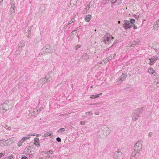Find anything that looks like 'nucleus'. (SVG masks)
Listing matches in <instances>:
<instances>
[{
    "mask_svg": "<svg viewBox=\"0 0 159 159\" xmlns=\"http://www.w3.org/2000/svg\"><path fill=\"white\" fill-rule=\"evenodd\" d=\"M113 39L114 38L112 37L111 35L110 34H107L104 36L103 38V40L104 43L106 44H108L111 40Z\"/></svg>",
    "mask_w": 159,
    "mask_h": 159,
    "instance_id": "nucleus-1",
    "label": "nucleus"
},
{
    "mask_svg": "<svg viewBox=\"0 0 159 159\" xmlns=\"http://www.w3.org/2000/svg\"><path fill=\"white\" fill-rule=\"evenodd\" d=\"M7 102L6 101L5 102L2 104L0 106V112L4 113L9 109V106L7 104Z\"/></svg>",
    "mask_w": 159,
    "mask_h": 159,
    "instance_id": "nucleus-2",
    "label": "nucleus"
},
{
    "mask_svg": "<svg viewBox=\"0 0 159 159\" xmlns=\"http://www.w3.org/2000/svg\"><path fill=\"white\" fill-rule=\"evenodd\" d=\"M124 21V23L123 25V27L125 30L129 29L133 27V25L131 24L129 21L125 20Z\"/></svg>",
    "mask_w": 159,
    "mask_h": 159,
    "instance_id": "nucleus-3",
    "label": "nucleus"
},
{
    "mask_svg": "<svg viewBox=\"0 0 159 159\" xmlns=\"http://www.w3.org/2000/svg\"><path fill=\"white\" fill-rule=\"evenodd\" d=\"M113 156L114 159H121L123 157L122 152L118 151L115 152Z\"/></svg>",
    "mask_w": 159,
    "mask_h": 159,
    "instance_id": "nucleus-4",
    "label": "nucleus"
},
{
    "mask_svg": "<svg viewBox=\"0 0 159 159\" xmlns=\"http://www.w3.org/2000/svg\"><path fill=\"white\" fill-rule=\"evenodd\" d=\"M127 77V75L126 74L122 73L116 81L117 84H120L122 81H124Z\"/></svg>",
    "mask_w": 159,
    "mask_h": 159,
    "instance_id": "nucleus-5",
    "label": "nucleus"
},
{
    "mask_svg": "<svg viewBox=\"0 0 159 159\" xmlns=\"http://www.w3.org/2000/svg\"><path fill=\"white\" fill-rule=\"evenodd\" d=\"M140 155L139 152L134 150L133 151L130 156V159H137L138 158Z\"/></svg>",
    "mask_w": 159,
    "mask_h": 159,
    "instance_id": "nucleus-6",
    "label": "nucleus"
},
{
    "mask_svg": "<svg viewBox=\"0 0 159 159\" xmlns=\"http://www.w3.org/2000/svg\"><path fill=\"white\" fill-rule=\"evenodd\" d=\"M50 76L49 75H47L45 77L41 79L39 81V82L43 84L47 82H49L50 81Z\"/></svg>",
    "mask_w": 159,
    "mask_h": 159,
    "instance_id": "nucleus-7",
    "label": "nucleus"
},
{
    "mask_svg": "<svg viewBox=\"0 0 159 159\" xmlns=\"http://www.w3.org/2000/svg\"><path fill=\"white\" fill-rule=\"evenodd\" d=\"M158 57L157 56H153L149 59V61H147L148 63L150 65H152L154 64L156 61L157 60Z\"/></svg>",
    "mask_w": 159,
    "mask_h": 159,
    "instance_id": "nucleus-8",
    "label": "nucleus"
},
{
    "mask_svg": "<svg viewBox=\"0 0 159 159\" xmlns=\"http://www.w3.org/2000/svg\"><path fill=\"white\" fill-rule=\"evenodd\" d=\"M142 141H139L137 142L134 145V150H138L139 148L140 149L142 146Z\"/></svg>",
    "mask_w": 159,
    "mask_h": 159,
    "instance_id": "nucleus-9",
    "label": "nucleus"
},
{
    "mask_svg": "<svg viewBox=\"0 0 159 159\" xmlns=\"http://www.w3.org/2000/svg\"><path fill=\"white\" fill-rule=\"evenodd\" d=\"M50 46L49 45L47 46L46 47L43 48L42 50L45 52L48 53H52L53 52V51L50 49Z\"/></svg>",
    "mask_w": 159,
    "mask_h": 159,
    "instance_id": "nucleus-10",
    "label": "nucleus"
},
{
    "mask_svg": "<svg viewBox=\"0 0 159 159\" xmlns=\"http://www.w3.org/2000/svg\"><path fill=\"white\" fill-rule=\"evenodd\" d=\"M30 137H23L22 138V139L20 140L18 143L17 145L19 147L21 146L23 143L26 140H27L29 139Z\"/></svg>",
    "mask_w": 159,
    "mask_h": 159,
    "instance_id": "nucleus-11",
    "label": "nucleus"
},
{
    "mask_svg": "<svg viewBox=\"0 0 159 159\" xmlns=\"http://www.w3.org/2000/svg\"><path fill=\"white\" fill-rule=\"evenodd\" d=\"M139 117V115L137 114H136L134 112L132 115V120L133 121H135L138 118V117Z\"/></svg>",
    "mask_w": 159,
    "mask_h": 159,
    "instance_id": "nucleus-12",
    "label": "nucleus"
},
{
    "mask_svg": "<svg viewBox=\"0 0 159 159\" xmlns=\"http://www.w3.org/2000/svg\"><path fill=\"white\" fill-rule=\"evenodd\" d=\"M155 71V70L152 67L149 68L148 69V72L150 74H153L154 76L156 75L157 74Z\"/></svg>",
    "mask_w": 159,
    "mask_h": 159,
    "instance_id": "nucleus-13",
    "label": "nucleus"
},
{
    "mask_svg": "<svg viewBox=\"0 0 159 159\" xmlns=\"http://www.w3.org/2000/svg\"><path fill=\"white\" fill-rule=\"evenodd\" d=\"M91 15H90L88 14L85 16L84 20L86 22H88L90 20L91 18Z\"/></svg>",
    "mask_w": 159,
    "mask_h": 159,
    "instance_id": "nucleus-14",
    "label": "nucleus"
},
{
    "mask_svg": "<svg viewBox=\"0 0 159 159\" xmlns=\"http://www.w3.org/2000/svg\"><path fill=\"white\" fill-rule=\"evenodd\" d=\"M143 111V108L142 107H141L139 109H137L136 110H135L134 112L139 115L142 113Z\"/></svg>",
    "mask_w": 159,
    "mask_h": 159,
    "instance_id": "nucleus-15",
    "label": "nucleus"
},
{
    "mask_svg": "<svg viewBox=\"0 0 159 159\" xmlns=\"http://www.w3.org/2000/svg\"><path fill=\"white\" fill-rule=\"evenodd\" d=\"M15 6L14 3L11 4V7L10 9V11L12 13H14L15 12Z\"/></svg>",
    "mask_w": 159,
    "mask_h": 159,
    "instance_id": "nucleus-16",
    "label": "nucleus"
},
{
    "mask_svg": "<svg viewBox=\"0 0 159 159\" xmlns=\"http://www.w3.org/2000/svg\"><path fill=\"white\" fill-rule=\"evenodd\" d=\"M153 83L154 84H156L157 86H159V77H156L154 79Z\"/></svg>",
    "mask_w": 159,
    "mask_h": 159,
    "instance_id": "nucleus-17",
    "label": "nucleus"
},
{
    "mask_svg": "<svg viewBox=\"0 0 159 159\" xmlns=\"http://www.w3.org/2000/svg\"><path fill=\"white\" fill-rule=\"evenodd\" d=\"M102 95V93H101L98 94L92 95L90 97V98H91L92 99H95L96 98H98L99 97L100 95Z\"/></svg>",
    "mask_w": 159,
    "mask_h": 159,
    "instance_id": "nucleus-18",
    "label": "nucleus"
},
{
    "mask_svg": "<svg viewBox=\"0 0 159 159\" xmlns=\"http://www.w3.org/2000/svg\"><path fill=\"white\" fill-rule=\"evenodd\" d=\"M25 46V42L24 41H21L20 43L18 45V48H21L22 49V48Z\"/></svg>",
    "mask_w": 159,
    "mask_h": 159,
    "instance_id": "nucleus-19",
    "label": "nucleus"
},
{
    "mask_svg": "<svg viewBox=\"0 0 159 159\" xmlns=\"http://www.w3.org/2000/svg\"><path fill=\"white\" fill-rule=\"evenodd\" d=\"M81 58L84 60H86L89 58V56L86 53H84L82 55Z\"/></svg>",
    "mask_w": 159,
    "mask_h": 159,
    "instance_id": "nucleus-20",
    "label": "nucleus"
},
{
    "mask_svg": "<svg viewBox=\"0 0 159 159\" xmlns=\"http://www.w3.org/2000/svg\"><path fill=\"white\" fill-rule=\"evenodd\" d=\"M25 155L27 156L28 159H33L34 157V155L33 154H27Z\"/></svg>",
    "mask_w": 159,
    "mask_h": 159,
    "instance_id": "nucleus-21",
    "label": "nucleus"
},
{
    "mask_svg": "<svg viewBox=\"0 0 159 159\" xmlns=\"http://www.w3.org/2000/svg\"><path fill=\"white\" fill-rule=\"evenodd\" d=\"M44 154L49 155V154H52L53 153V151L52 150H50L49 151H43Z\"/></svg>",
    "mask_w": 159,
    "mask_h": 159,
    "instance_id": "nucleus-22",
    "label": "nucleus"
},
{
    "mask_svg": "<svg viewBox=\"0 0 159 159\" xmlns=\"http://www.w3.org/2000/svg\"><path fill=\"white\" fill-rule=\"evenodd\" d=\"M52 134V133L50 132H48L46 133H45L44 135V136L45 137H47L51 135Z\"/></svg>",
    "mask_w": 159,
    "mask_h": 159,
    "instance_id": "nucleus-23",
    "label": "nucleus"
},
{
    "mask_svg": "<svg viewBox=\"0 0 159 159\" xmlns=\"http://www.w3.org/2000/svg\"><path fill=\"white\" fill-rule=\"evenodd\" d=\"M65 131V128H60L58 130V132L61 134H63V132Z\"/></svg>",
    "mask_w": 159,
    "mask_h": 159,
    "instance_id": "nucleus-24",
    "label": "nucleus"
},
{
    "mask_svg": "<svg viewBox=\"0 0 159 159\" xmlns=\"http://www.w3.org/2000/svg\"><path fill=\"white\" fill-rule=\"evenodd\" d=\"M157 46L154 48L157 54H159V45L157 44Z\"/></svg>",
    "mask_w": 159,
    "mask_h": 159,
    "instance_id": "nucleus-25",
    "label": "nucleus"
},
{
    "mask_svg": "<svg viewBox=\"0 0 159 159\" xmlns=\"http://www.w3.org/2000/svg\"><path fill=\"white\" fill-rule=\"evenodd\" d=\"M30 30L31 29L30 28H28V30L27 31L26 33L28 34L27 36V38H29L30 37Z\"/></svg>",
    "mask_w": 159,
    "mask_h": 159,
    "instance_id": "nucleus-26",
    "label": "nucleus"
},
{
    "mask_svg": "<svg viewBox=\"0 0 159 159\" xmlns=\"http://www.w3.org/2000/svg\"><path fill=\"white\" fill-rule=\"evenodd\" d=\"M157 24L154 23L153 26V29L156 30H158V28L159 26L157 25Z\"/></svg>",
    "mask_w": 159,
    "mask_h": 159,
    "instance_id": "nucleus-27",
    "label": "nucleus"
},
{
    "mask_svg": "<svg viewBox=\"0 0 159 159\" xmlns=\"http://www.w3.org/2000/svg\"><path fill=\"white\" fill-rule=\"evenodd\" d=\"M13 157L14 155L11 154L9 156H8L6 157L4 159H14Z\"/></svg>",
    "mask_w": 159,
    "mask_h": 159,
    "instance_id": "nucleus-28",
    "label": "nucleus"
},
{
    "mask_svg": "<svg viewBox=\"0 0 159 159\" xmlns=\"http://www.w3.org/2000/svg\"><path fill=\"white\" fill-rule=\"evenodd\" d=\"M90 3H89V4H88L86 8H85V9L86 10V11H89V9L90 7Z\"/></svg>",
    "mask_w": 159,
    "mask_h": 159,
    "instance_id": "nucleus-29",
    "label": "nucleus"
},
{
    "mask_svg": "<svg viewBox=\"0 0 159 159\" xmlns=\"http://www.w3.org/2000/svg\"><path fill=\"white\" fill-rule=\"evenodd\" d=\"M75 21V20L74 18H72L69 21L68 24H70Z\"/></svg>",
    "mask_w": 159,
    "mask_h": 159,
    "instance_id": "nucleus-30",
    "label": "nucleus"
},
{
    "mask_svg": "<svg viewBox=\"0 0 159 159\" xmlns=\"http://www.w3.org/2000/svg\"><path fill=\"white\" fill-rule=\"evenodd\" d=\"M81 47V45L80 44L77 45L75 46V48L76 50H77L79 48H80Z\"/></svg>",
    "mask_w": 159,
    "mask_h": 159,
    "instance_id": "nucleus-31",
    "label": "nucleus"
},
{
    "mask_svg": "<svg viewBox=\"0 0 159 159\" xmlns=\"http://www.w3.org/2000/svg\"><path fill=\"white\" fill-rule=\"evenodd\" d=\"M135 20L134 19H130V21H129V22L131 24H133L134 23H135Z\"/></svg>",
    "mask_w": 159,
    "mask_h": 159,
    "instance_id": "nucleus-32",
    "label": "nucleus"
},
{
    "mask_svg": "<svg viewBox=\"0 0 159 159\" xmlns=\"http://www.w3.org/2000/svg\"><path fill=\"white\" fill-rule=\"evenodd\" d=\"M89 11H87L85 9H84L83 11H82V13L83 14H85L87 13H89Z\"/></svg>",
    "mask_w": 159,
    "mask_h": 159,
    "instance_id": "nucleus-33",
    "label": "nucleus"
},
{
    "mask_svg": "<svg viewBox=\"0 0 159 159\" xmlns=\"http://www.w3.org/2000/svg\"><path fill=\"white\" fill-rule=\"evenodd\" d=\"M86 114H88V115L91 116L92 115L93 113L91 111H88L85 113Z\"/></svg>",
    "mask_w": 159,
    "mask_h": 159,
    "instance_id": "nucleus-34",
    "label": "nucleus"
},
{
    "mask_svg": "<svg viewBox=\"0 0 159 159\" xmlns=\"http://www.w3.org/2000/svg\"><path fill=\"white\" fill-rule=\"evenodd\" d=\"M34 140L37 143H38L39 141V138L37 137H36L34 139Z\"/></svg>",
    "mask_w": 159,
    "mask_h": 159,
    "instance_id": "nucleus-35",
    "label": "nucleus"
},
{
    "mask_svg": "<svg viewBox=\"0 0 159 159\" xmlns=\"http://www.w3.org/2000/svg\"><path fill=\"white\" fill-rule=\"evenodd\" d=\"M56 140L58 142H60L61 141V138L59 137H57L56 138Z\"/></svg>",
    "mask_w": 159,
    "mask_h": 159,
    "instance_id": "nucleus-36",
    "label": "nucleus"
},
{
    "mask_svg": "<svg viewBox=\"0 0 159 159\" xmlns=\"http://www.w3.org/2000/svg\"><path fill=\"white\" fill-rule=\"evenodd\" d=\"M117 0H111V2L112 4H114L116 3Z\"/></svg>",
    "mask_w": 159,
    "mask_h": 159,
    "instance_id": "nucleus-37",
    "label": "nucleus"
},
{
    "mask_svg": "<svg viewBox=\"0 0 159 159\" xmlns=\"http://www.w3.org/2000/svg\"><path fill=\"white\" fill-rule=\"evenodd\" d=\"M21 159H28L27 156H24L22 157Z\"/></svg>",
    "mask_w": 159,
    "mask_h": 159,
    "instance_id": "nucleus-38",
    "label": "nucleus"
},
{
    "mask_svg": "<svg viewBox=\"0 0 159 159\" xmlns=\"http://www.w3.org/2000/svg\"><path fill=\"white\" fill-rule=\"evenodd\" d=\"M95 114L97 115H98L99 114V112L98 111H96L95 113Z\"/></svg>",
    "mask_w": 159,
    "mask_h": 159,
    "instance_id": "nucleus-39",
    "label": "nucleus"
},
{
    "mask_svg": "<svg viewBox=\"0 0 159 159\" xmlns=\"http://www.w3.org/2000/svg\"><path fill=\"white\" fill-rule=\"evenodd\" d=\"M85 122L84 121H81L80 122V124L81 125H84L85 124Z\"/></svg>",
    "mask_w": 159,
    "mask_h": 159,
    "instance_id": "nucleus-40",
    "label": "nucleus"
},
{
    "mask_svg": "<svg viewBox=\"0 0 159 159\" xmlns=\"http://www.w3.org/2000/svg\"><path fill=\"white\" fill-rule=\"evenodd\" d=\"M4 153H0V158L2 157V156H4Z\"/></svg>",
    "mask_w": 159,
    "mask_h": 159,
    "instance_id": "nucleus-41",
    "label": "nucleus"
},
{
    "mask_svg": "<svg viewBox=\"0 0 159 159\" xmlns=\"http://www.w3.org/2000/svg\"><path fill=\"white\" fill-rule=\"evenodd\" d=\"M152 133L150 132V133H149V134H148V136H149V137H151L152 136Z\"/></svg>",
    "mask_w": 159,
    "mask_h": 159,
    "instance_id": "nucleus-42",
    "label": "nucleus"
},
{
    "mask_svg": "<svg viewBox=\"0 0 159 159\" xmlns=\"http://www.w3.org/2000/svg\"><path fill=\"white\" fill-rule=\"evenodd\" d=\"M156 24H157V25H158V26H159V22L158 21H157L155 22Z\"/></svg>",
    "mask_w": 159,
    "mask_h": 159,
    "instance_id": "nucleus-43",
    "label": "nucleus"
},
{
    "mask_svg": "<svg viewBox=\"0 0 159 159\" xmlns=\"http://www.w3.org/2000/svg\"><path fill=\"white\" fill-rule=\"evenodd\" d=\"M35 135H36L35 134H30V135H29V136H35Z\"/></svg>",
    "mask_w": 159,
    "mask_h": 159,
    "instance_id": "nucleus-44",
    "label": "nucleus"
},
{
    "mask_svg": "<svg viewBox=\"0 0 159 159\" xmlns=\"http://www.w3.org/2000/svg\"><path fill=\"white\" fill-rule=\"evenodd\" d=\"M137 27L135 25H134L133 26V28L134 29H137Z\"/></svg>",
    "mask_w": 159,
    "mask_h": 159,
    "instance_id": "nucleus-45",
    "label": "nucleus"
},
{
    "mask_svg": "<svg viewBox=\"0 0 159 159\" xmlns=\"http://www.w3.org/2000/svg\"><path fill=\"white\" fill-rule=\"evenodd\" d=\"M78 28L79 27H77L76 28V29L75 30H74V31H73L72 32H75L76 30H78Z\"/></svg>",
    "mask_w": 159,
    "mask_h": 159,
    "instance_id": "nucleus-46",
    "label": "nucleus"
},
{
    "mask_svg": "<svg viewBox=\"0 0 159 159\" xmlns=\"http://www.w3.org/2000/svg\"><path fill=\"white\" fill-rule=\"evenodd\" d=\"M3 0H0V3L1 4L3 2Z\"/></svg>",
    "mask_w": 159,
    "mask_h": 159,
    "instance_id": "nucleus-47",
    "label": "nucleus"
},
{
    "mask_svg": "<svg viewBox=\"0 0 159 159\" xmlns=\"http://www.w3.org/2000/svg\"><path fill=\"white\" fill-rule=\"evenodd\" d=\"M35 136H37V137H39V135L38 134H36V135H35Z\"/></svg>",
    "mask_w": 159,
    "mask_h": 159,
    "instance_id": "nucleus-48",
    "label": "nucleus"
},
{
    "mask_svg": "<svg viewBox=\"0 0 159 159\" xmlns=\"http://www.w3.org/2000/svg\"><path fill=\"white\" fill-rule=\"evenodd\" d=\"M118 24H120V21H118Z\"/></svg>",
    "mask_w": 159,
    "mask_h": 159,
    "instance_id": "nucleus-49",
    "label": "nucleus"
},
{
    "mask_svg": "<svg viewBox=\"0 0 159 159\" xmlns=\"http://www.w3.org/2000/svg\"><path fill=\"white\" fill-rule=\"evenodd\" d=\"M41 7H43V8H44V6H43V5H41Z\"/></svg>",
    "mask_w": 159,
    "mask_h": 159,
    "instance_id": "nucleus-50",
    "label": "nucleus"
},
{
    "mask_svg": "<svg viewBox=\"0 0 159 159\" xmlns=\"http://www.w3.org/2000/svg\"><path fill=\"white\" fill-rule=\"evenodd\" d=\"M107 60H109L110 59L109 58H107Z\"/></svg>",
    "mask_w": 159,
    "mask_h": 159,
    "instance_id": "nucleus-51",
    "label": "nucleus"
},
{
    "mask_svg": "<svg viewBox=\"0 0 159 159\" xmlns=\"http://www.w3.org/2000/svg\"><path fill=\"white\" fill-rule=\"evenodd\" d=\"M139 16H137L136 17V18H139Z\"/></svg>",
    "mask_w": 159,
    "mask_h": 159,
    "instance_id": "nucleus-52",
    "label": "nucleus"
},
{
    "mask_svg": "<svg viewBox=\"0 0 159 159\" xmlns=\"http://www.w3.org/2000/svg\"><path fill=\"white\" fill-rule=\"evenodd\" d=\"M157 21L159 22V19Z\"/></svg>",
    "mask_w": 159,
    "mask_h": 159,
    "instance_id": "nucleus-53",
    "label": "nucleus"
},
{
    "mask_svg": "<svg viewBox=\"0 0 159 159\" xmlns=\"http://www.w3.org/2000/svg\"><path fill=\"white\" fill-rule=\"evenodd\" d=\"M40 158H41V157H39V159Z\"/></svg>",
    "mask_w": 159,
    "mask_h": 159,
    "instance_id": "nucleus-54",
    "label": "nucleus"
},
{
    "mask_svg": "<svg viewBox=\"0 0 159 159\" xmlns=\"http://www.w3.org/2000/svg\"><path fill=\"white\" fill-rule=\"evenodd\" d=\"M34 143V144H35V145L36 144L35 143Z\"/></svg>",
    "mask_w": 159,
    "mask_h": 159,
    "instance_id": "nucleus-55",
    "label": "nucleus"
}]
</instances>
